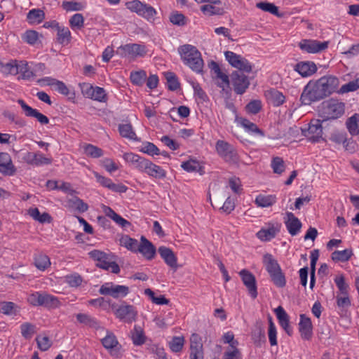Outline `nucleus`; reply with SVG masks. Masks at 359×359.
<instances>
[{
	"label": "nucleus",
	"instance_id": "1",
	"mask_svg": "<svg viewBox=\"0 0 359 359\" xmlns=\"http://www.w3.org/2000/svg\"><path fill=\"white\" fill-rule=\"evenodd\" d=\"M179 53L183 62L196 73H201L203 67V60L198 49L190 44L180 46Z\"/></svg>",
	"mask_w": 359,
	"mask_h": 359
},
{
	"label": "nucleus",
	"instance_id": "2",
	"mask_svg": "<svg viewBox=\"0 0 359 359\" xmlns=\"http://www.w3.org/2000/svg\"><path fill=\"white\" fill-rule=\"evenodd\" d=\"M344 113V104L331 99L324 101L318 107V114L323 121L337 119Z\"/></svg>",
	"mask_w": 359,
	"mask_h": 359
},
{
	"label": "nucleus",
	"instance_id": "3",
	"mask_svg": "<svg viewBox=\"0 0 359 359\" xmlns=\"http://www.w3.org/2000/svg\"><path fill=\"white\" fill-rule=\"evenodd\" d=\"M27 300L34 306H43L48 309H56L60 305L57 297L46 292H34L29 296Z\"/></svg>",
	"mask_w": 359,
	"mask_h": 359
},
{
	"label": "nucleus",
	"instance_id": "4",
	"mask_svg": "<svg viewBox=\"0 0 359 359\" xmlns=\"http://www.w3.org/2000/svg\"><path fill=\"white\" fill-rule=\"evenodd\" d=\"M88 255L91 259L97 262V266L107 271L110 270L114 273H119V266L112 261L110 255L98 250H92Z\"/></svg>",
	"mask_w": 359,
	"mask_h": 359
},
{
	"label": "nucleus",
	"instance_id": "5",
	"mask_svg": "<svg viewBox=\"0 0 359 359\" xmlns=\"http://www.w3.org/2000/svg\"><path fill=\"white\" fill-rule=\"evenodd\" d=\"M126 6L131 12L137 13L147 20H154V17L157 13L154 7L139 0L128 1L126 3Z\"/></svg>",
	"mask_w": 359,
	"mask_h": 359
},
{
	"label": "nucleus",
	"instance_id": "6",
	"mask_svg": "<svg viewBox=\"0 0 359 359\" xmlns=\"http://www.w3.org/2000/svg\"><path fill=\"white\" fill-rule=\"evenodd\" d=\"M217 154L229 163H236L238 160V154L235 147L229 142L219 140L215 144Z\"/></svg>",
	"mask_w": 359,
	"mask_h": 359
},
{
	"label": "nucleus",
	"instance_id": "7",
	"mask_svg": "<svg viewBox=\"0 0 359 359\" xmlns=\"http://www.w3.org/2000/svg\"><path fill=\"white\" fill-rule=\"evenodd\" d=\"M339 81L334 76H324L316 81H310L303 90H335L339 87Z\"/></svg>",
	"mask_w": 359,
	"mask_h": 359
},
{
	"label": "nucleus",
	"instance_id": "8",
	"mask_svg": "<svg viewBox=\"0 0 359 359\" xmlns=\"http://www.w3.org/2000/svg\"><path fill=\"white\" fill-rule=\"evenodd\" d=\"M111 308L114 310L116 317L120 320L127 323H131L136 320L137 311L134 306L123 302L119 306L113 304Z\"/></svg>",
	"mask_w": 359,
	"mask_h": 359
},
{
	"label": "nucleus",
	"instance_id": "9",
	"mask_svg": "<svg viewBox=\"0 0 359 359\" xmlns=\"http://www.w3.org/2000/svg\"><path fill=\"white\" fill-rule=\"evenodd\" d=\"M225 58L228 62L240 72L250 73L252 69V65L245 57L232 51L227 50L224 53Z\"/></svg>",
	"mask_w": 359,
	"mask_h": 359
},
{
	"label": "nucleus",
	"instance_id": "10",
	"mask_svg": "<svg viewBox=\"0 0 359 359\" xmlns=\"http://www.w3.org/2000/svg\"><path fill=\"white\" fill-rule=\"evenodd\" d=\"M208 68L212 79L216 81L217 86L224 90L229 86V78L226 72H224L219 65L215 61L212 60L208 62Z\"/></svg>",
	"mask_w": 359,
	"mask_h": 359
},
{
	"label": "nucleus",
	"instance_id": "11",
	"mask_svg": "<svg viewBox=\"0 0 359 359\" xmlns=\"http://www.w3.org/2000/svg\"><path fill=\"white\" fill-rule=\"evenodd\" d=\"M99 292L103 295H109L115 299L126 297L129 293V287L125 285H114L112 283H106L102 285Z\"/></svg>",
	"mask_w": 359,
	"mask_h": 359
},
{
	"label": "nucleus",
	"instance_id": "12",
	"mask_svg": "<svg viewBox=\"0 0 359 359\" xmlns=\"http://www.w3.org/2000/svg\"><path fill=\"white\" fill-rule=\"evenodd\" d=\"M103 346L110 351L112 356L120 358L121 356V345L118 343L116 337L111 332H107V335L102 340Z\"/></svg>",
	"mask_w": 359,
	"mask_h": 359
},
{
	"label": "nucleus",
	"instance_id": "13",
	"mask_svg": "<svg viewBox=\"0 0 359 359\" xmlns=\"http://www.w3.org/2000/svg\"><path fill=\"white\" fill-rule=\"evenodd\" d=\"M239 275L250 297L257 298L258 293L255 276L247 269H242Z\"/></svg>",
	"mask_w": 359,
	"mask_h": 359
},
{
	"label": "nucleus",
	"instance_id": "14",
	"mask_svg": "<svg viewBox=\"0 0 359 359\" xmlns=\"http://www.w3.org/2000/svg\"><path fill=\"white\" fill-rule=\"evenodd\" d=\"M327 46V41L321 42L316 40H303L299 43L300 48L309 53H320L325 50Z\"/></svg>",
	"mask_w": 359,
	"mask_h": 359
},
{
	"label": "nucleus",
	"instance_id": "15",
	"mask_svg": "<svg viewBox=\"0 0 359 359\" xmlns=\"http://www.w3.org/2000/svg\"><path fill=\"white\" fill-rule=\"evenodd\" d=\"M332 91H302L300 100L303 104L309 105L329 97Z\"/></svg>",
	"mask_w": 359,
	"mask_h": 359
},
{
	"label": "nucleus",
	"instance_id": "16",
	"mask_svg": "<svg viewBox=\"0 0 359 359\" xmlns=\"http://www.w3.org/2000/svg\"><path fill=\"white\" fill-rule=\"evenodd\" d=\"M280 224L269 223L266 228H262L257 233V237L262 241H269L280 232Z\"/></svg>",
	"mask_w": 359,
	"mask_h": 359
},
{
	"label": "nucleus",
	"instance_id": "17",
	"mask_svg": "<svg viewBox=\"0 0 359 359\" xmlns=\"http://www.w3.org/2000/svg\"><path fill=\"white\" fill-rule=\"evenodd\" d=\"M16 170L10 154L6 152L0 153V173L5 176H13Z\"/></svg>",
	"mask_w": 359,
	"mask_h": 359
},
{
	"label": "nucleus",
	"instance_id": "18",
	"mask_svg": "<svg viewBox=\"0 0 359 359\" xmlns=\"http://www.w3.org/2000/svg\"><path fill=\"white\" fill-rule=\"evenodd\" d=\"M323 121V119H313L311 121L306 136L311 142H318L322 139L323 127L321 123Z\"/></svg>",
	"mask_w": 359,
	"mask_h": 359
},
{
	"label": "nucleus",
	"instance_id": "19",
	"mask_svg": "<svg viewBox=\"0 0 359 359\" xmlns=\"http://www.w3.org/2000/svg\"><path fill=\"white\" fill-rule=\"evenodd\" d=\"M23 160L27 164L34 166L49 165L52 163L51 158H46L40 152H27L23 156Z\"/></svg>",
	"mask_w": 359,
	"mask_h": 359
},
{
	"label": "nucleus",
	"instance_id": "20",
	"mask_svg": "<svg viewBox=\"0 0 359 359\" xmlns=\"http://www.w3.org/2000/svg\"><path fill=\"white\" fill-rule=\"evenodd\" d=\"M18 103L21 106L26 116L34 117L36 118L41 124L43 125H46L49 123V119L46 116L40 113L38 110L33 109L27 105L23 100H18Z\"/></svg>",
	"mask_w": 359,
	"mask_h": 359
},
{
	"label": "nucleus",
	"instance_id": "21",
	"mask_svg": "<svg viewBox=\"0 0 359 359\" xmlns=\"http://www.w3.org/2000/svg\"><path fill=\"white\" fill-rule=\"evenodd\" d=\"M299 331L303 339L310 340L313 335V326L310 318L305 314L300 315Z\"/></svg>",
	"mask_w": 359,
	"mask_h": 359
},
{
	"label": "nucleus",
	"instance_id": "22",
	"mask_svg": "<svg viewBox=\"0 0 359 359\" xmlns=\"http://www.w3.org/2000/svg\"><path fill=\"white\" fill-rule=\"evenodd\" d=\"M122 51L121 53L124 56H143L146 53L145 46L137 43H129L119 47Z\"/></svg>",
	"mask_w": 359,
	"mask_h": 359
},
{
	"label": "nucleus",
	"instance_id": "23",
	"mask_svg": "<svg viewBox=\"0 0 359 359\" xmlns=\"http://www.w3.org/2000/svg\"><path fill=\"white\" fill-rule=\"evenodd\" d=\"M137 252L147 259L151 260L154 257L156 250L152 243L142 236L140 238V244L138 245Z\"/></svg>",
	"mask_w": 359,
	"mask_h": 359
},
{
	"label": "nucleus",
	"instance_id": "24",
	"mask_svg": "<svg viewBox=\"0 0 359 359\" xmlns=\"http://www.w3.org/2000/svg\"><path fill=\"white\" fill-rule=\"evenodd\" d=\"M286 217L285 224L289 233L292 236H296L302 226L301 221L290 212L286 213Z\"/></svg>",
	"mask_w": 359,
	"mask_h": 359
},
{
	"label": "nucleus",
	"instance_id": "25",
	"mask_svg": "<svg viewBox=\"0 0 359 359\" xmlns=\"http://www.w3.org/2000/svg\"><path fill=\"white\" fill-rule=\"evenodd\" d=\"M231 82L235 90H246L250 86V78L243 72L235 71L231 74Z\"/></svg>",
	"mask_w": 359,
	"mask_h": 359
},
{
	"label": "nucleus",
	"instance_id": "26",
	"mask_svg": "<svg viewBox=\"0 0 359 359\" xmlns=\"http://www.w3.org/2000/svg\"><path fill=\"white\" fill-rule=\"evenodd\" d=\"M158 253L167 265L172 269L177 268V259L172 250L167 247L161 246L158 249Z\"/></svg>",
	"mask_w": 359,
	"mask_h": 359
},
{
	"label": "nucleus",
	"instance_id": "27",
	"mask_svg": "<svg viewBox=\"0 0 359 359\" xmlns=\"http://www.w3.org/2000/svg\"><path fill=\"white\" fill-rule=\"evenodd\" d=\"M275 313L276 314L280 325L289 336H291L292 334V329L290 325V318L287 313L280 306H278L275 309Z\"/></svg>",
	"mask_w": 359,
	"mask_h": 359
},
{
	"label": "nucleus",
	"instance_id": "28",
	"mask_svg": "<svg viewBox=\"0 0 359 359\" xmlns=\"http://www.w3.org/2000/svg\"><path fill=\"white\" fill-rule=\"evenodd\" d=\"M252 338L257 346H262L266 341L264 325L262 321L256 322L255 329L252 332Z\"/></svg>",
	"mask_w": 359,
	"mask_h": 359
},
{
	"label": "nucleus",
	"instance_id": "29",
	"mask_svg": "<svg viewBox=\"0 0 359 359\" xmlns=\"http://www.w3.org/2000/svg\"><path fill=\"white\" fill-rule=\"evenodd\" d=\"M294 69L302 76L306 77L314 74L317 71V67L313 62L306 61L298 62Z\"/></svg>",
	"mask_w": 359,
	"mask_h": 359
},
{
	"label": "nucleus",
	"instance_id": "30",
	"mask_svg": "<svg viewBox=\"0 0 359 359\" xmlns=\"http://www.w3.org/2000/svg\"><path fill=\"white\" fill-rule=\"evenodd\" d=\"M37 83L41 88L48 86L51 88L52 90H67V86L62 81L49 76L38 79Z\"/></svg>",
	"mask_w": 359,
	"mask_h": 359
},
{
	"label": "nucleus",
	"instance_id": "31",
	"mask_svg": "<svg viewBox=\"0 0 359 359\" xmlns=\"http://www.w3.org/2000/svg\"><path fill=\"white\" fill-rule=\"evenodd\" d=\"M265 97L269 104L279 107L285 101V96L280 91H265Z\"/></svg>",
	"mask_w": 359,
	"mask_h": 359
},
{
	"label": "nucleus",
	"instance_id": "32",
	"mask_svg": "<svg viewBox=\"0 0 359 359\" xmlns=\"http://www.w3.org/2000/svg\"><path fill=\"white\" fill-rule=\"evenodd\" d=\"M143 172L147 173L150 177L158 179L164 178L166 176V172L161 167L153 163L151 161H149L147 167Z\"/></svg>",
	"mask_w": 359,
	"mask_h": 359
},
{
	"label": "nucleus",
	"instance_id": "33",
	"mask_svg": "<svg viewBox=\"0 0 359 359\" xmlns=\"http://www.w3.org/2000/svg\"><path fill=\"white\" fill-rule=\"evenodd\" d=\"M263 262L269 275L281 269L277 260H276L271 254L267 253L264 255Z\"/></svg>",
	"mask_w": 359,
	"mask_h": 359
},
{
	"label": "nucleus",
	"instance_id": "34",
	"mask_svg": "<svg viewBox=\"0 0 359 359\" xmlns=\"http://www.w3.org/2000/svg\"><path fill=\"white\" fill-rule=\"evenodd\" d=\"M16 66H18V74H19V78H22L23 79H29L34 76L33 72L26 61H17Z\"/></svg>",
	"mask_w": 359,
	"mask_h": 359
},
{
	"label": "nucleus",
	"instance_id": "35",
	"mask_svg": "<svg viewBox=\"0 0 359 359\" xmlns=\"http://www.w3.org/2000/svg\"><path fill=\"white\" fill-rule=\"evenodd\" d=\"M45 18V13L39 8L30 10L27 15V20L30 24H39Z\"/></svg>",
	"mask_w": 359,
	"mask_h": 359
},
{
	"label": "nucleus",
	"instance_id": "36",
	"mask_svg": "<svg viewBox=\"0 0 359 359\" xmlns=\"http://www.w3.org/2000/svg\"><path fill=\"white\" fill-rule=\"evenodd\" d=\"M19 311V306L12 302H1L0 313L6 316H15Z\"/></svg>",
	"mask_w": 359,
	"mask_h": 359
},
{
	"label": "nucleus",
	"instance_id": "37",
	"mask_svg": "<svg viewBox=\"0 0 359 359\" xmlns=\"http://www.w3.org/2000/svg\"><path fill=\"white\" fill-rule=\"evenodd\" d=\"M131 339L135 346H141L144 344L146 337L144 330L140 326L135 325L131 331Z\"/></svg>",
	"mask_w": 359,
	"mask_h": 359
},
{
	"label": "nucleus",
	"instance_id": "38",
	"mask_svg": "<svg viewBox=\"0 0 359 359\" xmlns=\"http://www.w3.org/2000/svg\"><path fill=\"white\" fill-rule=\"evenodd\" d=\"M130 79L133 84L138 87H142L146 81L147 72L142 69L133 71L130 72Z\"/></svg>",
	"mask_w": 359,
	"mask_h": 359
},
{
	"label": "nucleus",
	"instance_id": "39",
	"mask_svg": "<svg viewBox=\"0 0 359 359\" xmlns=\"http://www.w3.org/2000/svg\"><path fill=\"white\" fill-rule=\"evenodd\" d=\"M353 255L352 249H345L341 251L336 250L332 253L331 258L335 262H345L348 261Z\"/></svg>",
	"mask_w": 359,
	"mask_h": 359
},
{
	"label": "nucleus",
	"instance_id": "40",
	"mask_svg": "<svg viewBox=\"0 0 359 359\" xmlns=\"http://www.w3.org/2000/svg\"><path fill=\"white\" fill-rule=\"evenodd\" d=\"M255 202L258 207H270L276 202V196L275 195L265 196L260 194L256 197Z\"/></svg>",
	"mask_w": 359,
	"mask_h": 359
},
{
	"label": "nucleus",
	"instance_id": "41",
	"mask_svg": "<svg viewBox=\"0 0 359 359\" xmlns=\"http://www.w3.org/2000/svg\"><path fill=\"white\" fill-rule=\"evenodd\" d=\"M77 320L82 324L86 325L90 327L97 330L100 327L99 322L94 318L85 313H79L76 315Z\"/></svg>",
	"mask_w": 359,
	"mask_h": 359
},
{
	"label": "nucleus",
	"instance_id": "42",
	"mask_svg": "<svg viewBox=\"0 0 359 359\" xmlns=\"http://www.w3.org/2000/svg\"><path fill=\"white\" fill-rule=\"evenodd\" d=\"M118 131L123 137L133 140H138L130 123L119 124Z\"/></svg>",
	"mask_w": 359,
	"mask_h": 359
},
{
	"label": "nucleus",
	"instance_id": "43",
	"mask_svg": "<svg viewBox=\"0 0 359 359\" xmlns=\"http://www.w3.org/2000/svg\"><path fill=\"white\" fill-rule=\"evenodd\" d=\"M57 39L60 44H67L71 39V32L68 27H60L57 24Z\"/></svg>",
	"mask_w": 359,
	"mask_h": 359
},
{
	"label": "nucleus",
	"instance_id": "44",
	"mask_svg": "<svg viewBox=\"0 0 359 359\" xmlns=\"http://www.w3.org/2000/svg\"><path fill=\"white\" fill-rule=\"evenodd\" d=\"M119 241H120V245L122 246H124L128 250H130V251L135 252H137V248H138V245H139L137 240L130 238L128 235H124V236H121Z\"/></svg>",
	"mask_w": 359,
	"mask_h": 359
},
{
	"label": "nucleus",
	"instance_id": "45",
	"mask_svg": "<svg viewBox=\"0 0 359 359\" xmlns=\"http://www.w3.org/2000/svg\"><path fill=\"white\" fill-rule=\"evenodd\" d=\"M34 265L38 269L44 271L50 265V261L47 255L39 253L34 257Z\"/></svg>",
	"mask_w": 359,
	"mask_h": 359
},
{
	"label": "nucleus",
	"instance_id": "46",
	"mask_svg": "<svg viewBox=\"0 0 359 359\" xmlns=\"http://www.w3.org/2000/svg\"><path fill=\"white\" fill-rule=\"evenodd\" d=\"M359 121V115L355 114L351 117L348 118L346 121V125L348 132L351 135H356L359 134V128L358 122Z\"/></svg>",
	"mask_w": 359,
	"mask_h": 359
},
{
	"label": "nucleus",
	"instance_id": "47",
	"mask_svg": "<svg viewBox=\"0 0 359 359\" xmlns=\"http://www.w3.org/2000/svg\"><path fill=\"white\" fill-rule=\"evenodd\" d=\"M256 6L262 11L268 12L276 16L280 17L282 15L278 12V8L272 3H269L268 1H261L257 3Z\"/></svg>",
	"mask_w": 359,
	"mask_h": 359
},
{
	"label": "nucleus",
	"instance_id": "48",
	"mask_svg": "<svg viewBox=\"0 0 359 359\" xmlns=\"http://www.w3.org/2000/svg\"><path fill=\"white\" fill-rule=\"evenodd\" d=\"M167 81L168 90H177L180 87L178 78L176 74L171 72H166L164 74Z\"/></svg>",
	"mask_w": 359,
	"mask_h": 359
},
{
	"label": "nucleus",
	"instance_id": "49",
	"mask_svg": "<svg viewBox=\"0 0 359 359\" xmlns=\"http://www.w3.org/2000/svg\"><path fill=\"white\" fill-rule=\"evenodd\" d=\"M83 149L85 154L91 158H100L104 154L102 149L90 144H86L83 147Z\"/></svg>",
	"mask_w": 359,
	"mask_h": 359
},
{
	"label": "nucleus",
	"instance_id": "50",
	"mask_svg": "<svg viewBox=\"0 0 359 359\" xmlns=\"http://www.w3.org/2000/svg\"><path fill=\"white\" fill-rule=\"evenodd\" d=\"M17 60H13L8 63H3L0 62V72L6 74H18Z\"/></svg>",
	"mask_w": 359,
	"mask_h": 359
},
{
	"label": "nucleus",
	"instance_id": "51",
	"mask_svg": "<svg viewBox=\"0 0 359 359\" xmlns=\"http://www.w3.org/2000/svg\"><path fill=\"white\" fill-rule=\"evenodd\" d=\"M273 283L278 287H283L286 285V280L282 270L269 275Z\"/></svg>",
	"mask_w": 359,
	"mask_h": 359
},
{
	"label": "nucleus",
	"instance_id": "52",
	"mask_svg": "<svg viewBox=\"0 0 359 359\" xmlns=\"http://www.w3.org/2000/svg\"><path fill=\"white\" fill-rule=\"evenodd\" d=\"M69 204L72 208H75L79 212H84L88 209V204L76 196L69 199Z\"/></svg>",
	"mask_w": 359,
	"mask_h": 359
},
{
	"label": "nucleus",
	"instance_id": "53",
	"mask_svg": "<svg viewBox=\"0 0 359 359\" xmlns=\"http://www.w3.org/2000/svg\"><path fill=\"white\" fill-rule=\"evenodd\" d=\"M83 97L90 98L92 100L105 102L107 100V95L105 91H81Z\"/></svg>",
	"mask_w": 359,
	"mask_h": 359
},
{
	"label": "nucleus",
	"instance_id": "54",
	"mask_svg": "<svg viewBox=\"0 0 359 359\" xmlns=\"http://www.w3.org/2000/svg\"><path fill=\"white\" fill-rule=\"evenodd\" d=\"M69 22L72 29H81L84 25V18L81 13H76L71 17Z\"/></svg>",
	"mask_w": 359,
	"mask_h": 359
},
{
	"label": "nucleus",
	"instance_id": "55",
	"mask_svg": "<svg viewBox=\"0 0 359 359\" xmlns=\"http://www.w3.org/2000/svg\"><path fill=\"white\" fill-rule=\"evenodd\" d=\"M221 96L224 100L226 107L236 114V108L233 103L235 97H233L231 91H221Z\"/></svg>",
	"mask_w": 359,
	"mask_h": 359
},
{
	"label": "nucleus",
	"instance_id": "56",
	"mask_svg": "<svg viewBox=\"0 0 359 359\" xmlns=\"http://www.w3.org/2000/svg\"><path fill=\"white\" fill-rule=\"evenodd\" d=\"M62 7L66 11H82L85 8V5L81 2L69 1H63Z\"/></svg>",
	"mask_w": 359,
	"mask_h": 359
},
{
	"label": "nucleus",
	"instance_id": "57",
	"mask_svg": "<svg viewBox=\"0 0 359 359\" xmlns=\"http://www.w3.org/2000/svg\"><path fill=\"white\" fill-rule=\"evenodd\" d=\"M184 339L183 337H174L169 342V346L172 351L180 352L184 346Z\"/></svg>",
	"mask_w": 359,
	"mask_h": 359
},
{
	"label": "nucleus",
	"instance_id": "58",
	"mask_svg": "<svg viewBox=\"0 0 359 359\" xmlns=\"http://www.w3.org/2000/svg\"><path fill=\"white\" fill-rule=\"evenodd\" d=\"M201 11L207 15H222L223 9L214 5L205 4L201 7Z\"/></svg>",
	"mask_w": 359,
	"mask_h": 359
},
{
	"label": "nucleus",
	"instance_id": "59",
	"mask_svg": "<svg viewBox=\"0 0 359 359\" xmlns=\"http://www.w3.org/2000/svg\"><path fill=\"white\" fill-rule=\"evenodd\" d=\"M22 39L25 42L34 45L39 39V34L34 30H27L22 34Z\"/></svg>",
	"mask_w": 359,
	"mask_h": 359
},
{
	"label": "nucleus",
	"instance_id": "60",
	"mask_svg": "<svg viewBox=\"0 0 359 359\" xmlns=\"http://www.w3.org/2000/svg\"><path fill=\"white\" fill-rule=\"evenodd\" d=\"M271 168L274 173L281 174L285 170V163L283 158L278 156L273 158Z\"/></svg>",
	"mask_w": 359,
	"mask_h": 359
},
{
	"label": "nucleus",
	"instance_id": "61",
	"mask_svg": "<svg viewBox=\"0 0 359 359\" xmlns=\"http://www.w3.org/2000/svg\"><path fill=\"white\" fill-rule=\"evenodd\" d=\"M334 283H336V285L337 286L340 293L342 295L348 294V290L349 287L348 285L345 282V278L343 275L337 276L334 278Z\"/></svg>",
	"mask_w": 359,
	"mask_h": 359
},
{
	"label": "nucleus",
	"instance_id": "62",
	"mask_svg": "<svg viewBox=\"0 0 359 359\" xmlns=\"http://www.w3.org/2000/svg\"><path fill=\"white\" fill-rule=\"evenodd\" d=\"M245 109L249 114H257L262 109V102L259 100H252L246 105Z\"/></svg>",
	"mask_w": 359,
	"mask_h": 359
},
{
	"label": "nucleus",
	"instance_id": "63",
	"mask_svg": "<svg viewBox=\"0 0 359 359\" xmlns=\"http://www.w3.org/2000/svg\"><path fill=\"white\" fill-rule=\"evenodd\" d=\"M38 347L42 351H47L51 346V341L46 336H38L36 338Z\"/></svg>",
	"mask_w": 359,
	"mask_h": 359
},
{
	"label": "nucleus",
	"instance_id": "64",
	"mask_svg": "<svg viewBox=\"0 0 359 359\" xmlns=\"http://www.w3.org/2000/svg\"><path fill=\"white\" fill-rule=\"evenodd\" d=\"M149 353H153L156 359H167L163 348L153 344L148 348Z\"/></svg>",
	"mask_w": 359,
	"mask_h": 359
}]
</instances>
